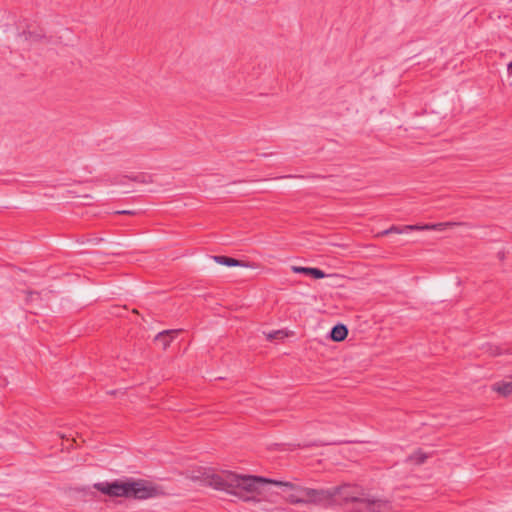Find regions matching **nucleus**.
Segmentation results:
<instances>
[{
    "instance_id": "12",
    "label": "nucleus",
    "mask_w": 512,
    "mask_h": 512,
    "mask_svg": "<svg viewBox=\"0 0 512 512\" xmlns=\"http://www.w3.org/2000/svg\"><path fill=\"white\" fill-rule=\"evenodd\" d=\"M21 36L25 38L27 41H40L41 39L45 38V34L42 29L37 31H30V30H24L21 33Z\"/></svg>"
},
{
    "instance_id": "13",
    "label": "nucleus",
    "mask_w": 512,
    "mask_h": 512,
    "mask_svg": "<svg viewBox=\"0 0 512 512\" xmlns=\"http://www.w3.org/2000/svg\"><path fill=\"white\" fill-rule=\"evenodd\" d=\"M427 458H428V455L425 452H423L421 449H418L417 451H415L413 454H411L407 458V461L414 462L417 465H421V464L425 463Z\"/></svg>"
},
{
    "instance_id": "6",
    "label": "nucleus",
    "mask_w": 512,
    "mask_h": 512,
    "mask_svg": "<svg viewBox=\"0 0 512 512\" xmlns=\"http://www.w3.org/2000/svg\"><path fill=\"white\" fill-rule=\"evenodd\" d=\"M369 512H392V504L387 499L370 497Z\"/></svg>"
},
{
    "instance_id": "14",
    "label": "nucleus",
    "mask_w": 512,
    "mask_h": 512,
    "mask_svg": "<svg viewBox=\"0 0 512 512\" xmlns=\"http://www.w3.org/2000/svg\"><path fill=\"white\" fill-rule=\"evenodd\" d=\"M494 389L503 396H509L510 394H512V382L495 384Z\"/></svg>"
},
{
    "instance_id": "7",
    "label": "nucleus",
    "mask_w": 512,
    "mask_h": 512,
    "mask_svg": "<svg viewBox=\"0 0 512 512\" xmlns=\"http://www.w3.org/2000/svg\"><path fill=\"white\" fill-rule=\"evenodd\" d=\"M178 333L179 330H164L155 336L154 341L165 350Z\"/></svg>"
},
{
    "instance_id": "10",
    "label": "nucleus",
    "mask_w": 512,
    "mask_h": 512,
    "mask_svg": "<svg viewBox=\"0 0 512 512\" xmlns=\"http://www.w3.org/2000/svg\"><path fill=\"white\" fill-rule=\"evenodd\" d=\"M348 336V328L342 323L334 325L329 333L331 340L335 342H341Z\"/></svg>"
},
{
    "instance_id": "11",
    "label": "nucleus",
    "mask_w": 512,
    "mask_h": 512,
    "mask_svg": "<svg viewBox=\"0 0 512 512\" xmlns=\"http://www.w3.org/2000/svg\"><path fill=\"white\" fill-rule=\"evenodd\" d=\"M212 259L216 263H218L220 265L228 266V267H232V266L246 267L247 266L243 261L233 258V257L225 256V255H215V256H212Z\"/></svg>"
},
{
    "instance_id": "18",
    "label": "nucleus",
    "mask_w": 512,
    "mask_h": 512,
    "mask_svg": "<svg viewBox=\"0 0 512 512\" xmlns=\"http://www.w3.org/2000/svg\"><path fill=\"white\" fill-rule=\"evenodd\" d=\"M102 241H103V238H95V239H93V242H94L95 244H98V243H100V242H102Z\"/></svg>"
},
{
    "instance_id": "4",
    "label": "nucleus",
    "mask_w": 512,
    "mask_h": 512,
    "mask_svg": "<svg viewBox=\"0 0 512 512\" xmlns=\"http://www.w3.org/2000/svg\"><path fill=\"white\" fill-rule=\"evenodd\" d=\"M337 489H342V487L333 489L309 488V491H306V504L329 506L333 503H338L340 492H336Z\"/></svg>"
},
{
    "instance_id": "15",
    "label": "nucleus",
    "mask_w": 512,
    "mask_h": 512,
    "mask_svg": "<svg viewBox=\"0 0 512 512\" xmlns=\"http://www.w3.org/2000/svg\"><path fill=\"white\" fill-rule=\"evenodd\" d=\"M450 225V223H437V224H425L419 225L417 230H443L445 226Z\"/></svg>"
},
{
    "instance_id": "5",
    "label": "nucleus",
    "mask_w": 512,
    "mask_h": 512,
    "mask_svg": "<svg viewBox=\"0 0 512 512\" xmlns=\"http://www.w3.org/2000/svg\"><path fill=\"white\" fill-rule=\"evenodd\" d=\"M93 487L109 496V497H124L127 498V490H128V480L122 481L119 479H116L112 482H98L93 485Z\"/></svg>"
},
{
    "instance_id": "8",
    "label": "nucleus",
    "mask_w": 512,
    "mask_h": 512,
    "mask_svg": "<svg viewBox=\"0 0 512 512\" xmlns=\"http://www.w3.org/2000/svg\"><path fill=\"white\" fill-rule=\"evenodd\" d=\"M292 270L295 273L304 274V275L310 276L314 279H322V278L326 277V273L323 270H321L320 268H316V267L293 266Z\"/></svg>"
},
{
    "instance_id": "9",
    "label": "nucleus",
    "mask_w": 512,
    "mask_h": 512,
    "mask_svg": "<svg viewBox=\"0 0 512 512\" xmlns=\"http://www.w3.org/2000/svg\"><path fill=\"white\" fill-rule=\"evenodd\" d=\"M418 228H419V225H404V226L392 225L390 228L377 233L376 237H383V236H387V235H390L393 233H395V234L407 233L410 231L417 230Z\"/></svg>"
},
{
    "instance_id": "3",
    "label": "nucleus",
    "mask_w": 512,
    "mask_h": 512,
    "mask_svg": "<svg viewBox=\"0 0 512 512\" xmlns=\"http://www.w3.org/2000/svg\"><path fill=\"white\" fill-rule=\"evenodd\" d=\"M160 487L149 481L138 479L128 480L127 498L145 500L162 495Z\"/></svg>"
},
{
    "instance_id": "17",
    "label": "nucleus",
    "mask_w": 512,
    "mask_h": 512,
    "mask_svg": "<svg viewBox=\"0 0 512 512\" xmlns=\"http://www.w3.org/2000/svg\"><path fill=\"white\" fill-rule=\"evenodd\" d=\"M507 72L509 75L512 74V61L507 63Z\"/></svg>"
},
{
    "instance_id": "16",
    "label": "nucleus",
    "mask_w": 512,
    "mask_h": 512,
    "mask_svg": "<svg viewBox=\"0 0 512 512\" xmlns=\"http://www.w3.org/2000/svg\"><path fill=\"white\" fill-rule=\"evenodd\" d=\"M116 214H119V215H135L136 212L132 211V210H121V211H117Z\"/></svg>"
},
{
    "instance_id": "2",
    "label": "nucleus",
    "mask_w": 512,
    "mask_h": 512,
    "mask_svg": "<svg viewBox=\"0 0 512 512\" xmlns=\"http://www.w3.org/2000/svg\"><path fill=\"white\" fill-rule=\"evenodd\" d=\"M351 486H343L342 489H337L340 492L338 503L342 505L348 512H369L370 511V497H364L363 493L359 495L354 491Z\"/></svg>"
},
{
    "instance_id": "1",
    "label": "nucleus",
    "mask_w": 512,
    "mask_h": 512,
    "mask_svg": "<svg viewBox=\"0 0 512 512\" xmlns=\"http://www.w3.org/2000/svg\"><path fill=\"white\" fill-rule=\"evenodd\" d=\"M206 485L216 490L224 491L234 495L244 502H259L260 495L259 485L273 484L291 490L287 500L291 504H306V491L308 487H303L288 481H279L262 476L240 475L232 471H222L221 473H206L204 476Z\"/></svg>"
}]
</instances>
